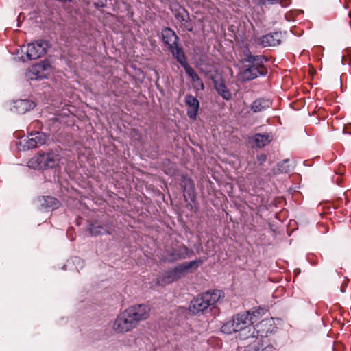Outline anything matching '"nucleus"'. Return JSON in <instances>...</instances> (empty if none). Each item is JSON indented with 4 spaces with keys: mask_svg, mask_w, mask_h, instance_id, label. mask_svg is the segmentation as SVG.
Masks as SVG:
<instances>
[{
    "mask_svg": "<svg viewBox=\"0 0 351 351\" xmlns=\"http://www.w3.org/2000/svg\"><path fill=\"white\" fill-rule=\"evenodd\" d=\"M136 328L125 310L120 313L114 319L112 325L113 330L117 333H126Z\"/></svg>",
    "mask_w": 351,
    "mask_h": 351,
    "instance_id": "6e6552de",
    "label": "nucleus"
},
{
    "mask_svg": "<svg viewBox=\"0 0 351 351\" xmlns=\"http://www.w3.org/2000/svg\"><path fill=\"white\" fill-rule=\"evenodd\" d=\"M50 71V64L46 62H41L29 67L25 75L28 80H35L46 77Z\"/></svg>",
    "mask_w": 351,
    "mask_h": 351,
    "instance_id": "9d476101",
    "label": "nucleus"
},
{
    "mask_svg": "<svg viewBox=\"0 0 351 351\" xmlns=\"http://www.w3.org/2000/svg\"><path fill=\"white\" fill-rule=\"evenodd\" d=\"M278 171L282 173H287L290 171L289 160H284L278 165Z\"/></svg>",
    "mask_w": 351,
    "mask_h": 351,
    "instance_id": "bb28decb",
    "label": "nucleus"
},
{
    "mask_svg": "<svg viewBox=\"0 0 351 351\" xmlns=\"http://www.w3.org/2000/svg\"><path fill=\"white\" fill-rule=\"evenodd\" d=\"M263 313H264V308H259L255 311H252V313H251V315H252L253 320H255L254 317H256V313L257 314V315H260L263 314Z\"/></svg>",
    "mask_w": 351,
    "mask_h": 351,
    "instance_id": "c756f323",
    "label": "nucleus"
},
{
    "mask_svg": "<svg viewBox=\"0 0 351 351\" xmlns=\"http://www.w3.org/2000/svg\"><path fill=\"white\" fill-rule=\"evenodd\" d=\"M137 327L141 322L147 319L150 315V306L145 304L132 305L125 310Z\"/></svg>",
    "mask_w": 351,
    "mask_h": 351,
    "instance_id": "0eeeda50",
    "label": "nucleus"
},
{
    "mask_svg": "<svg viewBox=\"0 0 351 351\" xmlns=\"http://www.w3.org/2000/svg\"><path fill=\"white\" fill-rule=\"evenodd\" d=\"M282 39L281 32H274L260 37L258 40V44L263 47H275L281 43Z\"/></svg>",
    "mask_w": 351,
    "mask_h": 351,
    "instance_id": "4468645a",
    "label": "nucleus"
},
{
    "mask_svg": "<svg viewBox=\"0 0 351 351\" xmlns=\"http://www.w3.org/2000/svg\"><path fill=\"white\" fill-rule=\"evenodd\" d=\"M103 229V227L101 226H95V225H91L90 227V232L93 236H97L99 234H101V230Z\"/></svg>",
    "mask_w": 351,
    "mask_h": 351,
    "instance_id": "cd10ccee",
    "label": "nucleus"
},
{
    "mask_svg": "<svg viewBox=\"0 0 351 351\" xmlns=\"http://www.w3.org/2000/svg\"><path fill=\"white\" fill-rule=\"evenodd\" d=\"M271 106V101L269 99L260 98L252 102L250 108L254 112H258L270 108Z\"/></svg>",
    "mask_w": 351,
    "mask_h": 351,
    "instance_id": "4be33fe9",
    "label": "nucleus"
},
{
    "mask_svg": "<svg viewBox=\"0 0 351 351\" xmlns=\"http://www.w3.org/2000/svg\"><path fill=\"white\" fill-rule=\"evenodd\" d=\"M267 160L266 155L260 154L257 156V160L260 162L261 165L263 164Z\"/></svg>",
    "mask_w": 351,
    "mask_h": 351,
    "instance_id": "7c9ffc66",
    "label": "nucleus"
},
{
    "mask_svg": "<svg viewBox=\"0 0 351 351\" xmlns=\"http://www.w3.org/2000/svg\"><path fill=\"white\" fill-rule=\"evenodd\" d=\"M94 4L97 8H102L105 5V3L103 1H95Z\"/></svg>",
    "mask_w": 351,
    "mask_h": 351,
    "instance_id": "2f4dec72",
    "label": "nucleus"
},
{
    "mask_svg": "<svg viewBox=\"0 0 351 351\" xmlns=\"http://www.w3.org/2000/svg\"><path fill=\"white\" fill-rule=\"evenodd\" d=\"M48 136L40 132L30 134L26 138L21 142L24 149H33L44 145Z\"/></svg>",
    "mask_w": 351,
    "mask_h": 351,
    "instance_id": "9b49d317",
    "label": "nucleus"
},
{
    "mask_svg": "<svg viewBox=\"0 0 351 351\" xmlns=\"http://www.w3.org/2000/svg\"><path fill=\"white\" fill-rule=\"evenodd\" d=\"M254 1L260 5L274 4L278 1V0H254Z\"/></svg>",
    "mask_w": 351,
    "mask_h": 351,
    "instance_id": "c85d7f7f",
    "label": "nucleus"
},
{
    "mask_svg": "<svg viewBox=\"0 0 351 351\" xmlns=\"http://www.w3.org/2000/svg\"><path fill=\"white\" fill-rule=\"evenodd\" d=\"M267 69L265 67H261L257 69L254 66L250 65L248 67L245 68L240 72V78L243 81H249L256 78L260 75H265L267 74Z\"/></svg>",
    "mask_w": 351,
    "mask_h": 351,
    "instance_id": "ddd939ff",
    "label": "nucleus"
},
{
    "mask_svg": "<svg viewBox=\"0 0 351 351\" xmlns=\"http://www.w3.org/2000/svg\"><path fill=\"white\" fill-rule=\"evenodd\" d=\"M193 255V251L189 249L186 245L181 244L167 250L165 252V259L172 263L179 260L185 259Z\"/></svg>",
    "mask_w": 351,
    "mask_h": 351,
    "instance_id": "1a4fd4ad",
    "label": "nucleus"
},
{
    "mask_svg": "<svg viewBox=\"0 0 351 351\" xmlns=\"http://www.w3.org/2000/svg\"><path fill=\"white\" fill-rule=\"evenodd\" d=\"M264 343H267V339H254L250 341V343L243 351H274V347L271 345L264 346Z\"/></svg>",
    "mask_w": 351,
    "mask_h": 351,
    "instance_id": "2eb2a0df",
    "label": "nucleus"
},
{
    "mask_svg": "<svg viewBox=\"0 0 351 351\" xmlns=\"http://www.w3.org/2000/svg\"><path fill=\"white\" fill-rule=\"evenodd\" d=\"M162 40L170 48L178 44V36L171 28L166 27L162 32Z\"/></svg>",
    "mask_w": 351,
    "mask_h": 351,
    "instance_id": "a211bd4d",
    "label": "nucleus"
},
{
    "mask_svg": "<svg viewBox=\"0 0 351 351\" xmlns=\"http://www.w3.org/2000/svg\"><path fill=\"white\" fill-rule=\"evenodd\" d=\"M60 160V151L57 149H51L32 158L29 162V167L40 169H52L59 165Z\"/></svg>",
    "mask_w": 351,
    "mask_h": 351,
    "instance_id": "20e7f679",
    "label": "nucleus"
},
{
    "mask_svg": "<svg viewBox=\"0 0 351 351\" xmlns=\"http://www.w3.org/2000/svg\"><path fill=\"white\" fill-rule=\"evenodd\" d=\"M184 70L188 76L191 77L194 88L196 90H203L204 89V83L194 69L191 66H187Z\"/></svg>",
    "mask_w": 351,
    "mask_h": 351,
    "instance_id": "aec40b11",
    "label": "nucleus"
},
{
    "mask_svg": "<svg viewBox=\"0 0 351 351\" xmlns=\"http://www.w3.org/2000/svg\"><path fill=\"white\" fill-rule=\"evenodd\" d=\"M181 186L183 189L184 193H187L189 197L194 195V184L191 179L183 176L181 183Z\"/></svg>",
    "mask_w": 351,
    "mask_h": 351,
    "instance_id": "a878e982",
    "label": "nucleus"
},
{
    "mask_svg": "<svg viewBox=\"0 0 351 351\" xmlns=\"http://www.w3.org/2000/svg\"><path fill=\"white\" fill-rule=\"evenodd\" d=\"M252 139L256 147H263L271 141L272 136L270 134H256Z\"/></svg>",
    "mask_w": 351,
    "mask_h": 351,
    "instance_id": "5701e85b",
    "label": "nucleus"
},
{
    "mask_svg": "<svg viewBox=\"0 0 351 351\" xmlns=\"http://www.w3.org/2000/svg\"><path fill=\"white\" fill-rule=\"evenodd\" d=\"M47 47V43L44 40L29 43L20 49L21 53L24 54L21 55V58L23 61L40 58L46 53Z\"/></svg>",
    "mask_w": 351,
    "mask_h": 351,
    "instance_id": "39448f33",
    "label": "nucleus"
},
{
    "mask_svg": "<svg viewBox=\"0 0 351 351\" xmlns=\"http://www.w3.org/2000/svg\"><path fill=\"white\" fill-rule=\"evenodd\" d=\"M256 320H253L250 311L239 313L234 315L232 320L228 321L221 326V331L226 334H231L241 331V337L248 339L251 335H247L246 332L254 333V326H252Z\"/></svg>",
    "mask_w": 351,
    "mask_h": 351,
    "instance_id": "f257e3e1",
    "label": "nucleus"
},
{
    "mask_svg": "<svg viewBox=\"0 0 351 351\" xmlns=\"http://www.w3.org/2000/svg\"><path fill=\"white\" fill-rule=\"evenodd\" d=\"M40 202L41 206L45 209H55L59 206L58 200L51 196L43 197Z\"/></svg>",
    "mask_w": 351,
    "mask_h": 351,
    "instance_id": "b1692460",
    "label": "nucleus"
},
{
    "mask_svg": "<svg viewBox=\"0 0 351 351\" xmlns=\"http://www.w3.org/2000/svg\"><path fill=\"white\" fill-rule=\"evenodd\" d=\"M169 49L171 52L173 56L184 67V69H185L186 66H189L186 62L184 51L182 47L179 46L178 43L173 46L172 48H169Z\"/></svg>",
    "mask_w": 351,
    "mask_h": 351,
    "instance_id": "412c9836",
    "label": "nucleus"
},
{
    "mask_svg": "<svg viewBox=\"0 0 351 351\" xmlns=\"http://www.w3.org/2000/svg\"><path fill=\"white\" fill-rule=\"evenodd\" d=\"M273 320L272 319H263L259 323H258L254 326V333L252 334V331L251 332V339L254 340V339H267V343H264V346L273 345V341L268 337V335L273 332L274 327L272 326Z\"/></svg>",
    "mask_w": 351,
    "mask_h": 351,
    "instance_id": "423d86ee",
    "label": "nucleus"
},
{
    "mask_svg": "<svg viewBox=\"0 0 351 351\" xmlns=\"http://www.w3.org/2000/svg\"><path fill=\"white\" fill-rule=\"evenodd\" d=\"M36 106L34 101L27 99H19L14 101V108L19 114H24L26 112L33 109Z\"/></svg>",
    "mask_w": 351,
    "mask_h": 351,
    "instance_id": "6ab92c4d",
    "label": "nucleus"
},
{
    "mask_svg": "<svg viewBox=\"0 0 351 351\" xmlns=\"http://www.w3.org/2000/svg\"><path fill=\"white\" fill-rule=\"evenodd\" d=\"M174 16L177 21L180 23V27L189 32L193 31V23L190 20L189 14L184 8L180 6L178 10H176Z\"/></svg>",
    "mask_w": 351,
    "mask_h": 351,
    "instance_id": "f8f14e48",
    "label": "nucleus"
},
{
    "mask_svg": "<svg viewBox=\"0 0 351 351\" xmlns=\"http://www.w3.org/2000/svg\"><path fill=\"white\" fill-rule=\"evenodd\" d=\"M215 88L218 94L224 99L230 100L231 99L232 95L223 81L215 82Z\"/></svg>",
    "mask_w": 351,
    "mask_h": 351,
    "instance_id": "393cba45",
    "label": "nucleus"
},
{
    "mask_svg": "<svg viewBox=\"0 0 351 351\" xmlns=\"http://www.w3.org/2000/svg\"><path fill=\"white\" fill-rule=\"evenodd\" d=\"M244 62H248L251 66H254L257 69L265 67L263 64L267 62V59L264 56H253L249 50L244 53Z\"/></svg>",
    "mask_w": 351,
    "mask_h": 351,
    "instance_id": "f3484780",
    "label": "nucleus"
},
{
    "mask_svg": "<svg viewBox=\"0 0 351 351\" xmlns=\"http://www.w3.org/2000/svg\"><path fill=\"white\" fill-rule=\"evenodd\" d=\"M223 295V293L220 290H215L212 292L206 291L199 294L191 301L189 309L194 314L203 313L209 306L216 304Z\"/></svg>",
    "mask_w": 351,
    "mask_h": 351,
    "instance_id": "7ed1b4c3",
    "label": "nucleus"
},
{
    "mask_svg": "<svg viewBox=\"0 0 351 351\" xmlns=\"http://www.w3.org/2000/svg\"><path fill=\"white\" fill-rule=\"evenodd\" d=\"M203 260L198 258L190 262H184L178 266L165 271L157 279V283L161 286H165L178 280L186 274L197 269L202 264Z\"/></svg>",
    "mask_w": 351,
    "mask_h": 351,
    "instance_id": "f03ea898",
    "label": "nucleus"
},
{
    "mask_svg": "<svg viewBox=\"0 0 351 351\" xmlns=\"http://www.w3.org/2000/svg\"><path fill=\"white\" fill-rule=\"evenodd\" d=\"M185 102L186 105L189 106L187 115L191 119H195L199 108L198 99L191 95H186L185 97Z\"/></svg>",
    "mask_w": 351,
    "mask_h": 351,
    "instance_id": "dca6fc26",
    "label": "nucleus"
}]
</instances>
